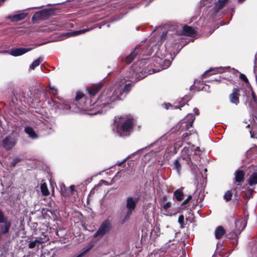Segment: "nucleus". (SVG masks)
Masks as SVG:
<instances>
[{"mask_svg": "<svg viewBox=\"0 0 257 257\" xmlns=\"http://www.w3.org/2000/svg\"><path fill=\"white\" fill-rule=\"evenodd\" d=\"M138 53V49L136 48L135 50L130 55L127 56L125 58V62L126 64H128L131 63L132 62L133 60H134Z\"/></svg>", "mask_w": 257, "mask_h": 257, "instance_id": "23", "label": "nucleus"}, {"mask_svg": "<svg viewBox=\"0 0 257 257\" xmlns=\"http://www.w3.org/2000/svg\"><path fill=\"white\" fill-rule=\"evenodd\" d=\"M83 93L81 92H78L76 94L75 99L76 100H78L79 99L82 98L83 96Z\"/></svg>", "mask_w": 257, "mask_h": 257, "instance_id": "34", "label": "nucleus"}, {"mask_svg": "<svg viewBox=\"0 0 257 257\" xmlns=\"http://www.w3.org/2000/svg\"><path fill=\"white\" fill-rule=\"evenodd\" d=\"M160 235V228L159 226H156L154 227L153 231L151 232V236L153 237L156 238Z\"/></svg>", "mask_w": 257, "mask_h": 257, "instance_id": "27", "label": "nucleus"}, {"mask_svg": "<svg viewBox=\"0 0 257 257\" xmlns=\"http://www.w3.org/2000/svg\"><path fill=\"white\" fill-rule=\"evenodd\" d=\"M232 197V193L230 191H227L224 195V199L228 201L231 200Z\"/></svg>", "mask_w": 257, "mask_h": 257, "instance_id": "30", "label": "nucleus"}, {"mask_svg": "<svg viewBox=\"0 0 257 257\" xmlns=\"http://www.w3.org/2000/svg\"><path fill=\"white\" fill-rule=\"evenodd\" d=\"M27 16V14L20 13L14 15H10L6 17L7 19H9L11 22H17L24 20Z\"/></svg>", "mask_w": 257, "mask_h": 257, "instance_id": "11", "label": "nucleus"}, {"mask_svg": "<svg viewBox=\"0 0 257 257\" xmlns=\"http://www.w3.org/2000/svg\"><path fill=\"white\" fill-rule=\"evenodd\" d=\"M257 70V65H254V71H255Z\"/></svg>", "mask_w": 257, "mask_h": 257, "instance_id": "49", "label": "nucleus"}, {"mask_svg": "<svg viewBox=\"0 0 257 257\" xmlns=\"http://www.w3.org/2000/svg\"><path fill=\"white\" fill-rule=\"evenodd\" d=\"M92 29H93V28H88V29H83L81 30L73 31V32H68V33H65L64 34V36L65 37V38L71 37H74V36H76L77 35L83 34L85 33V32L89 31Z\"/></svg>", "mask_w": 257, "mask_h": 257, "instance_id": "12", "label": "nucleus"}, {"mask_svg": "<svg viewBox=\"0 0 257 257\" xmlns=\"http://www.w3.org/2000/svg\"><path fill=\"white\" fill-rule=\"evenodd\" d=\"M248 184L252 186L257 184V172L252 174L248 179Z\"/></svg>", "mask_w": 257, "mask_h": 257, "instance_id": "24", "label": "nucleus"}, {"mask_svg": "<svg viewBox=\"0 0 257 257\" xmlns=\"http://www.w3.org/2000/svg\"><path fill=\"white\" fill-rule=\"evenodd\" d=\"M195 116L192 114H189L181 121L180 128L182 130H186L192 126L195 120Z\"/></svg>", "mask_w": 257, "mask_h": 257, "instance_id": "7", "label": "nucleus"}, {"mask_svg": "<svg viewBox=\"0 0 257 257\" xmlns=\"http://www.w3.org/2000/svg\"><path fill=\"white\" fill-rule=\"evenodd\" d=\"M41 242H42V241H41L40 240L36 239V240L30 242L29 245V247L30 248H33L36 246L37 243H41Z\"/></svg>", "mask_w": 257, "mask_h": 257, "instance_id": "29", "label": "nucleus"}, {"mask_svg": "<svg viewBox=\"0 0 257 257\" xmlns=\"http://www.w3.org/2000/svg\"><path fill=\"white\" fill-rule=\"evenodd\" d=\"M37 66V65H30V68L33 70H34L35 69V67Z\"/></svg>", "mask_w": 257, "mask_h": 257, "instance_id": "43", "label": "nucleus"}, {"mask_svg": "<svg viewBox=\"0 0 257 257\" xmlns=\"http://www.w3.org/2000/svg\"><path fill=\"white\" fill-rule=\"evenodd\" d=\"M230 70V68L228 67H216V68H212L209 69L208 70L206 71L204 73V75H207V74H215L217 73H221L223 72H225L226 71H229Z\"/></svg>", "mask_w": 257, "mask_h": 257, "instance_id": "9", "label": "nucleus"}, {"mask_svg": "<svg viewBox=\"0 0 257 257\" xmlns=\"http://www.w3.org/2000/svg\"><path fill=\"white\" fill-rule=\"evenodd\" d=\"M246 225V220L245 219H242L235 222V230L230 233L231 238H236L240 234L241 231L245 228Z\"/></svg>", "mask_w": 257, "mask_h": 257, "instance_id": "6", "label": "nucleus"}, {"mask_svg": "<svg viewBox=\"0 0 257 257\" xmlns=\"http://www.w3.org/2000/svg\"><path fill=\"white\" fill-rule=\"evenodd\" d=\"M127 160V159H124L122 162L118 164V166H121L124 162Z\"/></svg>", "mask_w": 257, "mask_h": 257, "instance_id": "45", "label": "nucleus"}, {"mask_svg": "<svg viewBox=\"0 0 257 257\" xmlns=\"http://www.w3.org/2000/svg\"><path fill=\"white\" fill-rule=\"evenodd\" d=\"M230 71H232V73H235L237 72V71L236 70H235L234 69H232L230 70Z\"/></svg>", "mask_w": 257, "mask_h": 257, "instance_id": "46", "label": "nucleus"}, {"mask_svg": "<svg viewBox=\"0 0 257 257\" xmlns=\"http://www.w3.org/2000/svg\"><path fill=\"white\" fill-rule=\"evenodd\" d=\"M250 135H251V137L252 138H255L257 139V137H255V135H254L253 134L251 133V132H250Z\"/></svg>", "mask_w": 257, "mask_h": 257, "instance_id": "44", "label": "nucleus"}, {"mask_svg": "<svg viewBox=\"0 0 257 257\" xmlns=\"http://www.w3.org/2000/svg\"><path fill=\"white\" fill-rule=\"evenodd\" d=\"M195 33V30L191 27L184 26L183 28L182 34L184 35L192 36Z\"/></svg>", "mask_w": 257, "mask_h": 257, "instance_id": "17", "label": "nucleus"}, {"mask_svg": "<svg viewBox=\"0 0 257 257\" xmlns=\"http://www.w3.org/2000/svg\"><path fill=\"white\" fill-rule=\"evenodd\" d=\"M225 233V229L223 227L219 226H218L215 230V235L217 239H220L222 237L223 234Z\"/></svg>", "mask_w": 257, "mask_h": 257, "instance_id": "18", "label": "nucleus"}, {"mask_svg": "<svg viewBox=\"0 0 257 257\" xmlns=\"http://www.w3.org/2000/svg\"><path fill=\"white\" fill-rule=\"evenodd\" d=\"M101 87L100 84H96L92 86L91 87L87 88V91L91 96H94Z\"/></svg>", "mask_w": 257, "mask_h": 257, "instance_id": "16", "label": "nucleus"}, {"mask_svg": "<svg viewBox=\"0 0 257 257\" xmlns=\"http://www.w3.org/2000/svg\"><path fill=\"white\" fill-rule=\"evenodd\" d=\"M25 132L29 135L30 138L33 139H36L38 137L37 135L36 134L34 130L31 127H26L25 128Z\"/></svg>", "mask_w": 257, "mask_h": 257, "instance_id": "21", "label": "nucleus"}, {"mask_svg": "<svg viewBox=\"0 0 257 257\" xmlns=\"http://www.w3.org/2000/svg\"><path fill=\"white\" fill-rule=\"evenodd\" d=\"M178 222L181 225H183L184 223V216L183 215H181L178 218Z\"/></svg>", "mask_w": 257, "mask_h": 257, "instance_id": "35", "label": "nucleus"}, {"mask_svg": "<svg viewBox=\"0 0 257 257\" xmlns=\"http://www.w3.org/2000/svg\"><path fill=\"white\" fill-rule=\"evenodd\" d=\"M75 186L71 185L70 187V189H67L64 185L62 184L60 185L61 192L63 196H67L71 195L74 191Z\"/></svg>", "mask_w": 257, "mask_h": 257, "instance_id": "13", "label": "nucleus"}, {"mask_svg": "<svg viewBox=\"0 0 257 257\" xmlns=\"http://www.w3.org/2000/svg\"><path fill=\"white\" fill-rule=\"evenodd\" d=\"M44 61V58L43 57H39L37 59L35 60L32 64H40L41 63H43Z\"/></svg>", "mask_w": 257, "mask_h": 257, "instance_id": "32", "label": "nucleus"}, {"mask_svg": "<svg viewBox=\"0 0 257 257\" xmlns=\"http://www.w3.org/2000/svg\"><path fill=\"white\" fill-rule=\"evenodd\" d=\"M228 0H201V6L210 7L212 2H214V6L211 10L212 14L214 15L219 12L226 4Z\"/></svg>", "mask_w": 257, "mask_h": 257, "instance_id": "3", "label": "nucleus"}, {"mask_svg": "<svg viewBox=\"0 0 257 257\" xmlns=\"http://www.w3.org/2000/svg\"><path fill=\"white\" fill-rule=\"evenodd\" d=\"M92 247V245H90L83 252V253H86Z\"/></svg>", "mask_w": 257, "mask_h": 257, "instance_id": "40", "label": "nucleus"}, {"mask_svg": "<svg viewBox=\"0 0 257 257\" xmlns=\"http://www.w3.org/2000/svg\"><path fill=\"white\" fill-rule=\"evenodd\" d=\"M193 112L195 114L198 115L199 114V110L197 108H194L193 109Z\"/></svg>", "mask_w": 257, "mask_h": 257, "instance_id": "39", "label": "nucleus"}, {"mask_svg": "<svg viewBox=\"0 0 257 257\" xmlns=\"http://www.w3.org/2000/svg\"><path fill=\"white\" fill-rule=\"evenodd\" d=\"M255 150L257 151V148L255 149Z\"/></svg>", "mask_w": 257, "mask_h": 257, "instance_id": "50", "label": "nucleus"}, {"mask_svg": "<svg viewBox=\"0 0 257 257\" xmlns=\"http://www.w3.org/2000/svg\"><path fill=\"white\" fill-rule=\"evenodd\" d=\"M49 15V12L47 10H43L36 12L33 16V20L44 19Z\"/></svg>", "mask_w": 257, "mask_h": 257, "instance_id": "15", "label": "nucleus"}, {"mask_svg": "<svg viewBox=\"0 0 257 257\" xmlns=\"http://www.w3.org/2000/svg\"><path fill=\"white\" fill-rule=\"evenodd\" d=\"M172 206V203L170 201L163 204V209L166 212L165 214L166 216H172V212L170 211V208Z\"/></svg>", "mask_w": 257, "mask_h": 257, "instance_id": "19", "label": "nucleus"}, {"mask_svg": "<svg viewBox=\"0 0 257 257\" xmlns=\"http://www.w3.org/2000/svg\"><path fill=\"white\" fill-rule=\"evenodd\" d=\"M183 189V188L181 187L180 189L176 190L174 193V196L179 201L182 200L184 197V194L182 192Z\"/></svg>", "mask_w": 257, "mask_h": 257, "instance_id": "22", "label": "nucleus"}, {"mask_svg": "<svg viewBox=\"0 0 257 257\" xmlns=\"http://www.w3.org/2000/svg\"><path fill=\"white\" fill-rule=\"evenodd\" d=\"M165 106H166V109H169V107L170 106H171V104H170L168 103V104H165Z\"/></svg>", "mask_w": 257, "mask_h": 257, "instance_id": "42", "label": "nucleus"}, {"mask_svg": "<svg viewBox=\"0 0 257 257\" xmlns=\"http://www.w3.org/2000/svg\"><path fill=\"white\" fill-rule=\"evenodd\" d=\"M239 77H240V78L241 79L243 80L244 81H247V79L246 77L243 74L240 73L239 74Z\"/></svg>", "mask_w": 257, "mask_h": 257, "instance_id": "36", "label": "nucleus"}, {"mask_svg": "<svg viewBox=\"0 0 257 257\" xmlns=\"http://www.w3.org/2000/svg\"><path fill=\"white\" fill-rule=\"evenodd\" d=\"M40 189L43 195L47 196L49 195V191L46 183H43L41 185Z\"/></svg>", "mask_w": 257, "mask_h": 257, "instance_id": "26", "label": "nucleus"}, {"mask_svg": "<svg viewBox=\"0 0 257 257\" xmlns=\"http://www.w3.org/2000/svg\"><path fill=\"white\" fill-rule=\"evenodd\" d=\"M31 48H12L9 51V53L15 57L19 56L22 55L30 51Z\"/></svg>", "mask_w": 257, "mask_h": 257, "instance_id": "8", "label": "nucleus"}, {"mask_svg": "<svg viewBox=\"0 0 257 257\" xmlns=\"http://www.w3.org/2000/svg\"><path fill=\"white\" fill-rule=\"evenodd\" d=\"M18 135L16 133L13 132L9 136L5 137L3 140V146L7 150L12 149L16 145Z\"/></svg>", "mask_w": 257, "mask_h": 257, "instance_id": "4", "label": "nucleus"}, {"mask_svg": "<svg viewBox=\"0 0 257 257\" xmlns=\"http://www.w3.org/2000/svg\"><path fill=\"white\" fill-rule=\"evenodd\" d=\"M167 199H168L167 196L164 195V196H163V197L162 198V200H161L162 204L164 203L166 201H167Z\"/></svg>", "mask_w": 257, "mask_h": 257, "instance_id": "37", "label": "nucleus"}, {"mask_svg": "<svg viewBox=\"0 0 257 257\" xmlns=\"http://www.w3.org/2000/svg\"><path fill=\"white\" fill-rule=\"evenodd\" d=\"M174 165L177 173L180 174L181 170V159H177L174 161Z\"/></svg>", "mask_w": 257, "mask_h": 257, "instance_id": "25", "label": "nucleus"}, {"mask_svg": "<svg viewBox=\"0 0 257 257\" xmlns=\"http://www.w3.org/2000/svg\"><path fill=\"white\" fill-rule=\"evenodd\" d=\"M235 181L240 182L243 181L244 177V173L242 170H238L235 173Z\"/></svg>", "mask_w": 257, "mask_h": 257, "instance_id": "20", "label": "nucleus"}, {"mask_svg": "<svg viewBox=\"0 0 257 257\" xmlns=\"http://www.w3.org/2000/svg\"><path fill=\"white\" fill-rule=\"evenodd\" d=\"M251 95H252V97L253 100L255 102H256V101H257V99L255 98V95H254V93H253V92H252V93H251Z\"/></svg>", "mask_w": 257, "mask_h": 257, "instance_id": "41", "label": "nucleus"}, {"mask_svg": "<svg viewBox=\"0 0 257 257\" xmlns=\"http://www.w3.org/2000/svg\"><path fill=\"white\" fill-rule=\"evenodd\" d=\"M49 89L51 91V93L54 95H57V89L54 86H52L50 85H49Z\"/></svg>", "mask_w": 257, "mask_h": 257, "instance_id": "31", "label": "nucleus"}, {"mask_svg": "<svg viewBox=\"0 0 257 257\" xmlns=\"http://www.w3.org/2000/svg\"><path fill=\"white\" fill-rule=\"evenodd\" d=\"M110 227L111 224L109 221L108 220H104L94 234V236L101 237L109 231Z\"/></svg>", "mask_w": 257, "mask_h": 257, "instance_id": "5", "label": "nucleus"}, {"mask_svg": "<svg viewBox=\"0 0 257 257\" xmlns=\"http://www.w3.org/2000/svg\"><path fill=\"white\" fill-rule=\"evenodd\" d=\"M147 63H148V59H143L141 60V64H146Z\"/></svg>", "mask_w": 257, "mask_h": 257, "instance_id": "38", "label": "nucleus"}, {"mask_svg": "<svg viewBox=\"0 0 257 257\" xmlns=\"http://www.w3.org/2000/svg\"><path fill=\"white\" fill-rule=\"evenodd\" d=\"M240 96L239 89L234 88L232 92L229 95V100L231 103L237 105L239 103V97Z\"/></svg>", "mask_w": 257, "mask_h": 257, "instance_id": "10", "label": "nucleus"}, {"mask_svg": "<svg viewBox=\"0 0 257 257\" xmlns=\"http://www.w3.org/2000/svg\"><path fill=\"white\" fill-rule=\"evenodd\" d=\"M137 202L138 199L137 198H133L132 197H128L126 200V204L127 209H130L134 210Z\"/></svg>", "mask_w": 257, "mask_h": 257, "instance_id": "14", "label": "nucleus"}, {"mask_svg": "<svg viewBox=\"0 0 257 257\" xmlns=\"http://www.w3.org/2000/svg\"><path fill=\"white\" fill-rule=\"evenodd\" d=\"M192 198V197L191 195H189L187 198L183 202L182 205H184L187 204L190 200Z\"/></svg>", "mask_w": 257, "mask_h": 257, "instance_id": "33", "label": "nucleus"}, {"mask_svg": "<svg viewBox=\"0 0 257 257\" xmlns=\"http://www.w3.org/2000/svg\"><path fill=\"white\" fill-rule=\"evenodd\" d=\"M150 53H143L142 52L141 53V55H149Z\"/></svg>", "mask_w": 257, "mask_h": 257, "instance_id": "47", "label": "nucleus"}, {"mask_svg": "<svg viewBox=\"0 0 257 257\" xmlns=\"http://www.w3.org/2000/svg\"><path fill=\"white\" fill-rule=\"evenodd\" d=\"M133 211H134V210L127 209L126 214H125V216L124 217L123 222H125V221H127V220H128V219L130 218L131 215H132Z\"/></svg>", "mask_w": 257, "mask_h": 257, "instance_id": "28", "label": "nucleus"}, {"mask_svg": "<svg viewBox=\"0 0 257 257\" xmlns=\"http://www.w3.org/2000/svg\"><path fill=\"white\" fill-rule=\"evenodd\" d=\"M5 0H0V6L5 2Z\"/></svg>", "mask_w": 257, "mask_h": 257, "instance_id": "48", "label": "nucleus"}, {"mask_svg": "<svg viewBox=\"0 0 257 257\" xmlns=\"http://www.w3.org/2000/svg\"><path fill=\"white\" fill-rule=\"evenodd\" d=\"M150 66L149 69L144 68L145 70L141 72H134V65H132L130 67V72L126 78L121 79L116 84V88L113 91L111 89H108L103 91L99 96L98 99L95 103V107L98 109L97 112L93 113V114L97 113H103L112 107V104L114 102L121 99L122 92L127 93L131 90L132 84L131 83L125 84L127 81H132L130 80L131 78H137L141 80L148 74H152L154 73L160 72V71L167 69V67H162L161 65H148L147 67Z\"/></svg>", "mask_w": 257, "mask_h": 257, "instance_id": "1", "label": "nucleus"}, {"mask_svg": "<svg viewBox=\"0 0 257 257\" xmlns=\"http://www.w3.org/2000/svg\"><path fill=\"white\" fill-rule=\"evenodd\" d=\"M114 123L116 131L120 137L127 136L132 129L134 121L130 116H121L116 118Z\"/></svg>", "mask_w": 257, "mask_h": 257, "instance_id": "2", "label": "nucleus"}]
</instances>
